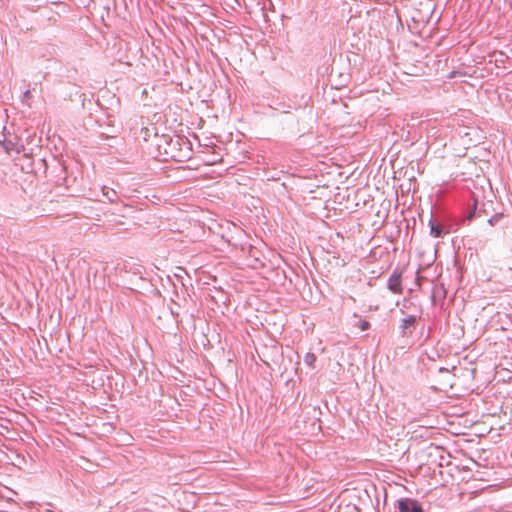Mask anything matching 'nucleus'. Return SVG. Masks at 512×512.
<instances>
[{
	"mask_svg": "<svg viewBox=\"0 0 512 512\" xmlns=\"http://www.w3.org/2000/svg\"><path fill=\"white\" fill-rule=\"evenodd\" d=\"M191 148L190 142L179 136L169 140L168 150L166 152L165 159H173L176 161H182L183 158H189Z\"/></svg>",
	"mask_w": 512,
	"mask_h": 512,
	"instance_id": "obj_1",
	"label": "nucleus"
},
{
	"mask_svg": "<svg viewBox=\"0 0 512 512\" xmlns=\"http://www.w3.org/2000/svg\"><path fill=\"white\" fill-rule=\"evenodd\" d=\"M418 321V317L415 315H407L404 317L399 324V331L403 337H409L413 334L416 324Z\"/></svg>",
	"mask_w": 512,
	"mask_h": 512,
	"instance_id": "obj_2",
	"label": "nucleus"
},
{
	"mask_svg": "<svg viewBox=\"0 0 512 512\" xmlns=\"http://www.w3.org/2000/svg\"><path fill=\"white\" fill-rule=\"evenodd\" d=\"M399 512H423L422 505L415 499L401 498L397 501Z\"/></svg>",
	"mask_w": 512,
	"mask_h": 512,
	"instance_id": "obj_3",
	"label": "nucleus"
},
{
	"mask_svg": "<svg viewBox=\"0 0 512 512\" xmlns=\"http://www.w3.org/2000/svg\"><path fill=\"white\" fill-rule=\"evenodd\" d=\"M428 225L430 227L431 236L435 238H441L444 237L446 234L450 233L449 225L438 222L434 220L432 217L430 218Z\"/></svg>",
	"mask_w": 512,
	"mask_h": 512,
	"instance_id": "obj_4",
	"label": "nucleus"
},
{
	"mask_svg": "<svg viewBox=\"0 0 512 512\" xmlns=\"http://www.w3.org/2000/svg\"><path fill=\"white\" fill-rule=\"evenodd\" d=\"M387 287L394 294H401L403 292L402 273L400 271H393L388 278Z\"/></svg>",
	"mask_w": 512,
	"mask_h": 512,
	"instance_id": "obj_5",
	"label": "nucleus"
},
{
	"mask_svg": "<svg viewBox=\"0 0 512 512\" xmlns=\"http://www.w3.org/2000/svg\"><path fill=\"white\" fill-rule=\"evenodd\" d=\"M0 144L4 147V149L9 152L16 149L17 145V137L11 134H2L0 136Z\"/></svg>",
	"mask_w": 512,
	"mask_h": 512,
	"instance_id": "obj_6",
	"label": "nucleus"
},
{
	"mask_svg": "<svg viewBox=\"0 0 512 512\" xmlns=\"http://www.w3.org/2000/svg\"><path fill=\"white\" fill-rule=\"evenodd\" d=\"M173 138L169 135H162L160 137L156 136V146L159 150L160 154L165 155L168 150V144L169 140H172Z\"/></svg>",
	"mask_w": 512,
	"mask_h": 512,
	"instance_id": "obj_7",
	"label": "nucleus"
},
{
	"mask_svg": "<svg viewBox=\"0 0 512 512\" xmlns=\"http://www.w3.org/2000/svg\"><path fill=\"white\" fill-rule=\"evenodd\" d=\"M353 317L355 318L353 326L359 328L360 331H366L370 328V323L367 320L361 319L356 314Z\"/></svg>",
	"mask_w": 512,
	"mask_h": 512,
	"instance_id": "obj_8",
	"label": "nucleus"
},
{
	"mask_svg": "<svg viewBox=\"0 0 512 512\" xmlns=\"http://www.w3.org/2000/svg\"><path fill=\"white\" fill-rule=\"evenodd\" d=\"M102 194L103 196L109 201V202H115L117 200V193L115 190L103 186L102 187Z\"/></svg>",
	"mask_w": 512,
	"mask_h": 512,
	"instance_id": "obj_9",
	"label": "nucleus"
},
{
	"mask_svg": "<svg viewBox=\"0 0 512 512\" xmlns=\"http://www.w3.org/2000/svg\"><path fill=\"white\" fill-rule=\"evenodd\" d=\"M481 214H485V211H481V210L478 211L477 210V202L475 201L473 204V207L468 212L467 219L470 221L474 217H479Z\"/></svg>",
	"mask_w": 512,
	"mask_h": 512,
	"instance_id": "obj_10",
	"label": "nucleus"
},
{
	"mask_svg": "<svg viewBox=\"0 0 512 512\" xmlns=\"http://www.w3.org/2000/svg\"><path fill=\"white\" fill-rule=\"evenodd\" d=\"M481 214H485V211H481V210L478 211L477 210V202L475 201L473 204V207L468 212L467 219L470 221L474 217H479Z\"/></svg>",
	"mask_w": 512,
	"mask_h": 512,
	"instance_id": "obj_11",
	"label": "nucleus"
},
{
	"mask_svg": "<svg viewBox=\"0 0 512 512\" xmlns=\"http://www.w3.org/2000/svg\"><path fill=\"white\" fill-rule=\"evenodd\" d=\"M316 361V356L313 353H307L304 357V362L308 366H313Z\"/></svg>",
	"mask_w": 512,
	"mask_h": 512,
	"instance_id": "obj_12",
	"label": "nucleus"
},
{
	"mask_svg": "<svg viewBox=\"0 0 512 512\" xmlns=\"http://www.w3.org/2000/svg\"><path fill=\"white\" fill-rule=\"evenodd\" d=\"M31 98V91L28 89L23 93L22 101L27 102Z\"/></svg>",
	"mask_w": 512,
	"mask_h": 512,
	"instance_id": "obj_13",
	"label": "nucleus"
},
{
	"mask_svg": "<svg viewBox=\"0 0 512 512\" xmlns=\"http://www.w3.org/2000/svg\"><path fill=\"white\" fill-rule=\"evenodd\" d=\"M499 218H500V215H494V216H492V217H490V218L488 219V223H489L491 226H493V225H495V223L498 221V219H499Z\"/></svg>",
	"mask_w": 512,
	"mask_h": 512,
	"instance_id": "obj_14",
	"label": "nucleus"
},
{
	"mask_svg": "<svg viewBox=\"0 0 512 512\" xmlns=\"http://www.w3.org/2000/svg\"><path fill=\"white\" fill-rule=\"evenodd\" d=\"M439 371H440V372H448V370H447V369H443V368H440V370H439Z\"/></svg>",
	"mask_w": 512,
	"mask_h": 512,
	"instance_id": "obj_15",
	"label": "nucleus"
}]
</instances>
